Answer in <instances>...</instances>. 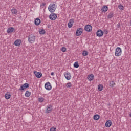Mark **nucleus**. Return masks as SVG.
Segmentation results:
<instances>
[{
    "label": "nucleus",
    "mask_w": 131,
    "mask_h": 131,
    "mask_svg": "<svg viewBox=\"0 0 131 131\" xmlns=\"http://www.w3.org/2000/svg\"><path fill=\"white\" fill-rule=\"evenodd\" d=\"M56 3L55 2H53L52 3L50 4L48 7V10L50 13H54L55 11H56Z\"/></svg>",
    "instance_id": "f257e3e1"
},
{
    "label": "nucleus",
    "mask_w": 131,
    "mask_h": 131,
    "mask_svg": "<svg viewBox=\"0 0 131 131\" xmlns=\"http://www.w3.org/2000/svg\"><path fill=\"white\" fill-rule=\"evenodd\" d=\"M28 40L30 43H33V42L35 41V36L34 35L29 34L28 35Z\"/></svg>",
    "instance_id": "f03ea898"
},
{
    "label": "nucleus",
    "mask_w": 131,
    "mask_h": 131,
    "mask_svg": "<svg viewBox=\"0 0 131 131\" xmlns=\"http://www.w3.org/2000/svg\"><path fill=\"white\" fill-rule=\"evenodd\" d=\"M121 53H122L121 48H120V47H117L116 49V51H115L116 57H119V56H121Z\"/></svg>",
    "instance_id": "7ed1b4c3"
},
{
    "label": "nucleus",
    "mask_w": 131,
    "mask_h": 131,
    "mask_svg": "<svg viewBox=\"0 0 131 131\" xmlns=\"http://www.w3.org/2000/svg\"><path fill=\"white\" fill-rule=\"evenodd\" d=\"M29 86V84L25 83L23 85H21L19 88L20 92H23L26 90Z\"/></svg>",
    "instance_id": "20e7f679"
},
{
    "label": "nucleus",
    "mask_w": 131,
    "mask_h": 131,
    "mask_svg": "<svg viewBox=\"0 0 131 131\" xmlns=\"http://www.w3.org/2000/svg\"><path fill=\"white\" fill-rule=\"evenodd\" d=\"M82 32H83V29L81 28H78L76 32V36H80V35L82 34Z\"/></svg>",
    "instance_id": "39448f33"
},
{
    "label": "nucleus",
    "mask_w": 131,
    "mask_h": 131,
    "mask_svg": "<svg viewBox=\"0 0 131 131\" xmlns=\"http://www.w3.org/2000/svg\"><path fill=\"white\" fill-rule=\"evenodd\" d=\"M45 88L47 91H51V90H52V85L51 84V83H50V82L46 83L45 84Z\"/></svg>",
    "instance_id": "423d86ee"
},
{
    "label": "nucleus",
    "mask_w": 131,
    "mask_h": 131,
    "mask_svg": "<svg viewBox=\"0 0 131 131\" xmlns=\"http://www.w3.org/2000/svg\"><path fill=\"white\" fill-rule=\"evenodd\" d=\"M84 30L88 32H91V31H92L93 30V27L92 26H91V25H87L84 27Z\"/></svg>",
    "instance_id": "0eeeda50"
},
{
    "label": "nucleus",
    "mask_w": 131,
    "mask_h": 131,
    "mask_svg": "<svg viewBox=\"0 0 131 131\" xmlns=\"http://www.w3.org/2000/svg\"><path fill=\"white\" fill-rule=\"evenodd\" d=\"M53 110V105H49L47 106V108L45 111V113L48 114V113H51Z\"/></svg>",
    "instance_id": "6e6552de"
},
{
    "label": "nucleus",
    "mask_w": 131,
    "mask_h": 131,
    "mask_svg": "<svg viewBox=\"0 0 131 131\" xmlns=\"http://www.w3.org/2000/svg\"><path fill=\"white\" fill-rule=\"evenodd\" d=\"M49 18L50 20H52V21H55L56 19H57V14L54 13L53 12L51 13L50 16Z\"/></svg>",
    "instance_id": "1a4fd4ad"
},
{
    "label": "nucleus",
    "mask_w": 131,
    "mask_h": 131,
    "mask_svg": "<svg viewBox=\"0 0 131 131\" xmlns=\"http://www.w3.org/2000/svg\"><path fill=\"white\" fill-rule=\"evenodd\" d=\"M34 74L37 78H40L42 76V74L41 72H38L36 71H34Z\"/></svg>",
    "instance_id": "9d476101"
},
{
    "label": "nucleus",
    "mask_w": 131,
    "mask_h": 131,
    "mask_svg": "<svg viewBox=\"0 0 131 131\" xmlns=\"http://www.w3.org/2000/svg\"><path fill=\"white\" fill-rule=\"evenodd\" d=\"M64 77L67 80H70L71 79V74L68 72L64 73Z\"/></svg>",
    "instance_id": "9b49d317"
},
{
    "label": "nucleus",
    "mask_w": 131,
    "mask_h": 131,
    "mask_svg": "<svg viewBox=\"0 0 131 131\" xmlns=\"http://www.w3.org/2000/svg\"><path fill=\"white\" fill-rule=\"evenodd\" d=\"M97 36H98L99 37H101V36H103L104 34V32L102 31L101 30H98L96 32Z\"/></svg>",
    "instance_id": "f8f14e48"
},
{
    "label": "nucleus",
    "mask_w": 131,
    "mask_h": 131,
    "mask_svg": "<svg viewBox=\"0 0 131 131\" xmlns=\"http://www.w3.org/2000/svg\"><path fill=\"white\" fill-rule=\"evenodd\" d=\"M73 23H74V19H70V21L68 24V27L69 28H71V27H72Z\"/></svg>",
    "instance_id": "ddd939ff"
},
{
    "label": "nucleus",
    "mask_w": 131,
    "mask_h": 131,
    "mask_svg": "<svg viewBox=\"0 0 131 131\" xmlns=\"http://www.w3.org/2000/svg\"><path fill=\"white\" fill-rule=\"evenodd\" d=\"M21 40L17 39L14 41V45L16 46V47H20V45H21Z\"/></svg>",
    "instance_id": "4468645a"
},
{
    "label": "nucleus",
    "mask_w": 131,
    "mask_h": 131,
    "mask_svg": "<svg viewBox=\"0 0 131 131\" xmlns=\"http://www.w3.org/2000/svg\"><path fill=\"white\" fill-rule=\"evenodd\" d=\"M13 31H15V28L14 27L8 28L7 30V33H12Z\"/></svg>",
    "instance_id": "2eb2a0df"
},
{
    "label": "nucleus",
    "mask_w": 131,
    "mask_h": 131,
    "mask_svg": "<svg viewBox=\"0 0 131 131\" xmlns=\"http://www.w3.org/2000/svg\"><path fill=\"white\" fill-rule=\"evenodd\" d=\"M112 125V122L111 120H108L105 123V126L106 127H110Z\"/></svg>",
    "instance_id": "dca6fc26"
},
{
    "label": "nucleus",
    "mask_w": 131,
    "mask_h": 131,
    "mask_svg": "<svg viewBox=\"0 0 131 131\" xmlns=\"http://www.w3.org/2000/svg\"><path fill=\"white\" fill-rule=\"evenodd\" d=\"M87 78L89 81H92V80H94V75L93 74L89 75Z\"/></svg>",
    "instance_id": "f3484780"
},
{
    "label": "nucleus",
    "mask_w": 131,
    "mask_h": 131,
    "mask_svg": "<svg viewBox=\"0 0 131 131\" xmlns=\"http://www.w3.org/2000/svg\"><path fill=\"white\" fill-rule=\"evenodd\" d=\"M101 11L103 12H107L108 11V7L107 6H104L101 9Z\"/></svg>",
    "instance_id": "a211bd4d"
},
{
    "label": "nucleus",
    "mask_w": 131,
    "mask_h": 131,
    "mask_svg": "<svg viewBox=\"0 0 131 131\" xmlns=\"http://www.w3.org/2000/svg\"><path fill=\"white\" fill-rule=\"evenodd\" d=\"M11 11L13 15H16L17 13H18V10L15 8L11 9Z\"/></svg>",
    "instance_id": "6ab92c4d"
},
{
    "label": "nucleus",
    "mask_w": 131,
    "mask_h": 131,
    "mask_svg": "<svg viewBox=\"0 0 131 131\" xmlns=\"http://www.w3.org/2000/svg\"><path fill=\"white\" fill-rule=\"evenodd\" d=\"M35 25H39L40 24V19L39 18H36L35 20Z\"/></svg>",
    "instance_id": "aec40b11"
},
{
    "label": "nucleus",
    "mask_w": 131,
    "mask_h": 131,
    "mask_svg": "<svg viewBox=\"0 0 131 131\" xmlns=\"http://www.w3.org/2000/svg\"><path fill=\"white\" fill-rule=\"evenodd\" d=\"M25 96V97H30V96H31V92H30L28 91H26Z\"/></svg>",
    "instance_id": "412c9836"
},
{
    "label": "nucleus",
    "mask_w": 131,
    "mask_h": 131,
    "mask_svg": "<svg viewBox=\"0 0 131 131\" xmlns=\"http://www.w3.org/2000/svg\"><path fill=\"white\" fill-rule=\"evenodd\" d=\"M39 33L40 34H45L46 33V31L43 29H40L39 31Z\"/></svg>",
    "instance_id": "4be33fe9"
},
{
    "label": "nucleus",
    "mask_w": 131,
    "mask_h": 131,
    "mask_svg": "<svg viewBox=\"0 0 131 131\" xmlns=\"http://www.w3.org/2000/svg\"><path fill=\"white\" fill-rule=\"evenodd\" d=\"M115 85V83H114V81H110V86L111 88H114Z\"/></svg>",
    "instance_id": "5701e85b"
},
{
    "label": "nucleus",
    "mask_w": 131,
    "mask_h": 131,
    "mask_svg": "<svg viewBox=\"0 0 131 131\" xmlns=\"http://www.w3.org/2000/svg\"><path fill=\"white\" fill-rule=\"evenodd\" d=\"M114 16L113 12H111L108 14L107 16L108 19H111Z\"/></svg>",
    "instance_id": "b1692460"
},
{
    "label": "nucleus",
    "mask_w": 131,
    "mask_h": 131,
    "mask_svg": "<svg viewBox=\"0 0 131 131\" xmlns=\"http://www.w3.org/2000/svg\"><path fill=\"white\" fill-rule=\"evenodd\" d=\"M93 118H94V120H99V119H100V115H95L94 116Z\"/></svg>",
    "instance_id": "393cba45"
},
{
    "label": "nucleus",
    "mask_w": 131,
    "mask_h": 131,
    "mask_svg": "<svg viewBox=\"0 0 131 131\" xmlns=\"http://www.w3.org/2000/svg\"><path fill=\"white\" fill-rule=\"evenodd\" d=\"M103 85L102 84H99L98 85V91H99L100 92L103 91Z\"/></svg>",
    "instance_id": "a878e982"
},
{
    "label": "nucleus",
    "mask_w": 131,
    "mask_h": 131,
    "mask_svg": "<svg viewBox=\"0 0 131 131\" xmlns=\"http://www.w3.org/2000/svg\"><path fill=\"white\" fill-rule=\"evenodd\" d=\"M89 55V52L85 50L83 51L82 55L84 56V57H86Z\"/></svg>",
    "instance_id": "bb28decb"
},
{
    "label": "nucleus",
    "mask_w": 131,
    "mask_h": 131,
    "mask_svg": "<svg viewBox=\"0 0 131 131\" xmlns=\"http://www.w3.org/2000/svg\"><path fill=\"white\" fill-rule=\"evenodd\" d=\"M11 98V94H5V99H7V100H9Z\"/></svg>",
    "instance_id": "cd10ccee"
},
{
    "label": "nucleus",
    "mask_w": 131,
    "mask_h": 131,
    "mask_svg": "<svg viewBox=\"0 0 131 131\" xmlns=\"http://www.w3.org/2000/svg\"><path fill=\"white\" fill-rule=\"evenodd\" d=\"M74 67L75 68H78V67H79V64H78V62H76L74 63Z\"/></svg>",
    "instance_id": "c85d7f7f"
},
{
    "label": "nucleus",
    "mask_w": 131,
    "mask_h": 131,
    "mask_svg": "<svg viewBox=\"0 0 131 131\" xmlns=\"http://www.w3.org/2000/svg\"><path fill=\"white\" fill-rule=\"evenodd\" d=\"M118 8L119 9V10H121V11H122V10L124 9L123 6L121 4L118 5Z\"/></svg>",
    "instance_id": "c756f323"
},
{
    "label": "nucleus",
    "mask_w": 131,
    "mask_h": 131,
    "mask_svg": "<svg viewBox=\"0 0 131 131\" xmlns=\"http://www.w3.org/2000/svg\"><path fill=\"white\" fill-rule=\"evenodd\" d=\"M43 101H45V99L43 98L40 97L38 98V102H39V103H42Z\"/></svg>",
    "instance_id": "7c9ffc66"
},
{
    "label": "nucleus",
    "mask_w": 131,
    "mask_h": 131,
    "mask_svg": "<svg viewBox=\"0 0 131 131\" xmlns=\"http://www.w3.org/2000/svg\"><path fill=\"white\" fill-rule=\"evenodd\" d=\"M72 86V84H71V82H70L67 83L66 84L67 88H71Z\"/></svg>",
    "instance_id": "2f4dec72"
},
{
    "label": "nucleus",
    "mask_w": 131,
    "mask_h": 131,
    "mask_svg": "<svg viewBox=\"0 0 131 131\" xmlns=\"http://www.w3.org/2000/svg\"><path fill=\"white\" fill-rule=\"evenodd\" d=\"M61 51L63 52V53H65V52H66V48L64 47H62Z\"/></svg>",
    "instance_id": "473e14b6"
},
{
    "label": "nucleus",
    "mask_w": 131,
    "mask_h": 131,
    "mask_svg": "<svg viewBox=\"0 0 131 131\" xmlns=\"http://www.w3.org/2000/svg\"><path fill=\"white\" fill-rule=\"evenodd\" d=\"M56 127H51V128H50V131H56Z\"/></svg>",
    "instance_id": "72a5a7b5"
},
{
    "label": "nucleus",
    "mask_w": 131,
    "mask_h": 131,
    "mask_svg": "<svg viewBox=\"0 0 131 131\" xmlns=\"http://www.w3.org/2000/svg\"><path fill=\"white\" fill-rule=\"evenodd\" d=\"M46 6V3H43L41 4L40 7H41V8H43L44 6Z\"/></svg>",
    "instance_id": "f704fd0d"
},
{
    "label": "nucleus",
    "mask_w": 131,
    "mask_h": 131,
    "mask_svg": "<svg viewBox=\"0 0 131 131\" xmlns=\"http://www.w3.org/2000/svg\"><path fill=\"white\" fill-rule=\"evenodd\" d=\"M117 27H118V28H119V27H120V23H118V24H117Z\"/></svg>",
    "instance_id": "c9c22d12"
},
{
    "label": "nucleus",
    "mask_w": 131,
    "mask_h": 131,
    "mask_svg": "<svg viewBox=\"0 0 131 131\" xmlns=\"http://www.w3.org/2000/svg\"><path fill=\"white\" fill-rule=\"evenodd\" d=\"M51 75H52V76L55 75V73H54V72L51 73Z\"/></svg>",
    "instance_id": "e433bc0d"
},
{
    "label": "nucleus",
    "mask_w": 131,
    "mask_h": 131,
    "mask_svg": "<svg viewBox=\"0 0 131 131\" xmlns=\"http://www.w3.org/2000/svg\"><path fill=\"white\" fill-rule=\"evenodd\" d=\"M47 27H48V28H51V25H48Z\"/></svg>",
    "instance_id": "4c0bfd02"
},
{
    "label": "nucleus",
    "mask_w": 131,
    "mask_h": 131,
    "mask_svg": "<svg viewBox=\"0 0 131 131\" xmlns=\"http://www.w3.org/2000/svg\"><path fill=\"white\" fill-rule=\"evenodd\" d=\"M105 34H108V31H106L105 32Z\"/></svg>",
    "instance_id": "58836bf2"
},
{
    "label": "nucleus",
    "mask_w": 131,
    "mask_h": 131,
    "mask_svg": "<svg viewBox=\"0 0 131 131\" xmlns=\"http://www.w3.org/2000/svg\"><path fill=\"white\" fill-rule=\"evenodd\" d=\"M129 116L131 117V113L129 114Z\"/></svg>",
    "instance_id": "ea45409f"
}]
</instances>
